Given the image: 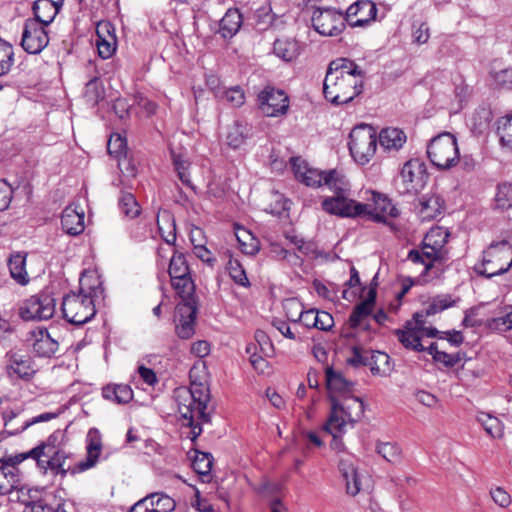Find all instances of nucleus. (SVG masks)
<instances>
[{
	"label": "nucleus",
	"instance_id": "1",
	"mask_svg": "<svg viewBox=\"0 0 512 512\" xmlns=\"http://www.w3.org/2000/svg\"><path fill=\"white\" fill-rule=\"evenodd\" d=\"M104 288L96 275H84L80 279L78 293L63 298L64 318L71 324L80 326L89 322L96 314L95 301L103 298Z\"/></svg>",
	"mask_w": 512,
	"mask_h": 512
},
{
	"label": "nucleus",
	"instance_id": "2",
	"mask_svg": "<svg viewBox=\"0 0 512 512\" xmlns=\"http://www.w3.org/2000/svg\"><path fill=\"white\" fill-rule=\"evenodd\" d=\"M174 399L178 412L187 426L191 428V440L194 441L201 433V423L209 421L205 412L209 401L208 387L202 383H192L190 387H179L174 391Z\"/></svg>",
	"mask_w": 512,
	"mask_h": 512
},
{
	"label": "nucleus",
	"instance_id": "3",
	"mask_svg": "<svg viewBox=\"0 0 512 512\" xmlns=\"http://www.w3.org/2000/svg\"><path fill=\"white\" fill-rule=\"evenodd\" d=\"M326 186L334 193L332 197H326L322 201L325 212L340 217H362L367 207L365 203L350 199L349 183L340 172H332L326 180Z\"/></svg>",
	"mask_w": 512,
	"mask_h": 512
},
{
	"label": "nucleus",
	"instance_id": "4",
	"mask_svg": "<svg viewBox=\"0 0 512 512\" xmlns=\"http://www.w3.org/2000/svg\"><path fill=\"white\" fill-rule=\"evenodd\" d=\"M449 236L450 232L444 227L431 228L423 239L421 250H410L408 260L423 264L425 272L433 267L434 262L443 263L447 259L445 246Z\"/></svg>",
	"mask_w": 512,
	"mask_h": 512
},
{
	"label": "nucleus",
	"instance_id": "5",
	"mask_svg": "<svg viewBox=\"0 0 512 512\" xmlns=\"http://www.w3.org/2000/svg\"><path fill=\"white\" fill-rule=\"evenodd\" d=\"M330 413L328 416V427L333 431H342V427H353L361 419L364 413V403L359 397L344 395L339 398L330 395Z\"/></svg>",
	"mask_w": 512,
	"mask_h": 512
},
{
	"label": "nucleus",
	"instance_id": "6",
	"mask_svg": "<svg viewBox=\"0 0 512 512\" xmlns=\"http://www.w3.org/2000/svg\"><path fill=\"white\" fill-rule=\"evenodd\" d=\"M512 267V246L507 241L491 244L483 253L481 262L475 264L474 271L486 278L503 274Z\"/></svg>",
	"mask_w": 512,
	"mask_h": 512
},
{
	"label": "nucleus",
	"instance_id": "7",
	"mask_svg": "<svg viewBox=\"0 0 512 512\" xmlns=\"http://www.w3.org/2000/svg\"><path fill=\"white\" fill-rule=\"evenodd\" d=\"M362 79L326 74L323 82L325 98L335 105L351 102L362 92Z\"/></svg>",
	"mask_w": 512,
	"mask_h": 512
},
{
	"label": "nucleus",
	"instance_id": "8",
	"mask_svg": "<svg viewBox=\"0 0 512 512\" xmlns=\"http://www.w3.org/2000/svg\"><path fill=\"white\" fill-rule=\"evenodd\" d=\"M431 163L439 169H449L459 161L456 138L449 132L434 137L427 147Z\"/></svg>",
	"mask_w": 512,
	"mask_h": 512
},
{
	"label": "nucleus",
	"instance_id": "9",
	"mask_svg": "<svg viewBox=\"0 0 512 512\" xmlns=\"http://www.w3.org/2000/svg\"><path fill=\"white\" fill-rule=\"evenodd\" d=\"M349 138V151L353 159L361 165L368 163L377 148L376 130L368 124H361L352 129Z\"/></svg>",
	"mask_w": 512,
	"mask_h": 512
},
{
	"label": "nucleus",
	"instance_id": "10",
	"mask_svg": "<svg viewBox=\"0 0 512 512\" xmlns=\"http://www.w3.org/2000/svg\"><path fill=\"white\" fill-rule=\"evenodd\" d=\"M312 26L320 35L337 36L346 26V16L335 8H317L311 18Z\"/></svg>",
	"mask_w": 512,
	"mask_h": 512
},
{
	"label": "nucleus",
	"instance_id": "11",
	"mask_svg": "<svg viewBox=\"0 0 512 512\" xmlns=\"http://www.w3.org/2000/svg\"><path fill=\"white\" fill-rule=\"evenodd\" d=\"M55 313V300L49 294H37L22 302L19 316L26 321L48 320Z\"/></svg>",
	"mask_w": 512,
	"mask_h": 512
},
{
	"label": "nucleus",
	"instance_id": "12",
	"mask_svg": "<svg viewBox=\"0 0 512 512\" xmlns=\"http://www.w3.org/2000/svg\"><path fill=\"white\" fill-rule=\"evenodd\" d=\"M261 112L267 117H278L286 114L289 98L283 90L267 86L258 94Z\"/></svg>",
	"mask_w": 512,
	"mask_h": 512
},
{
	"label": "nucleus",
	"instance_id": "13",
	"mask_svg": "<svg viewBox=\"0 0 512 512\" xmlns=\"http://www.w3.org/2000/svg\"><path fill=\"white\" fill-rule=\"evenodd\" d=\"M197 301L178 303L175 308V333L183 340L190 339L195 334L197 317Z\"/></svg>",
	"mask_w": 512,
	"mask_h": 512
},
{
	"label": "nucleus",
	"instance_id": "14",
	"mask_svg": "<svg viewBox=\"0 0 512 512\" xmlns=\"http://www.w3.org/2000/svg\"><path fill=\"white\" fill-rule=\"evenodd\" d=\"M45 27L31 18L25 21L21 45L27 53L38 54L48 45L49 37Z\"/></svg>",
	"mask_w": 512,
	"mask_h": 512
},
{
	"label": "nucleus",
	"instance_id": "15",
	"mask_svg": "<svg viewBox=\"0 0 512 512\" xmlns=\"http://www.w3.org/2000/svg\"><path fill=\"white\" fill-rule=\"evenodd\" d=\"M400 176L405 193H417L425 186L428 178L426 166L419 159L407 161L401 169Z\"/></svg>",
	"mask_w": 512,
	"mask_h": 512
},
{
	"label": "nucleus",
	"instance_id": "16",
	"mask_svg": "<svg viewBox=\"0 0 512 512\" xmlns=\"http://www.w3.org/2000/svg\"><path fill=\"white\" fill-rule=\"evenodd\" d=\"M369 200L373 204H366L367 209L362 217L377 223H386L387 217L396 218L399 215V210L387 196L371 191Z\"/></svg>",
	"mask_w": 512,
	"mask_h": 512
},
{
	"label": "nucleus",
	"instance_id": "17",
	"mask_svg": "<svg viewBox=\"0 0 512 512\" xmlns=\"http://www.w3.org/2000/svg\"><path fill=\"white\" fill-rule=\"evenodd\" d=\"M291 164L296 179L309 187L326 186L328 176L332 172H337L334 169L329 170L328 172H323L318 169L311 168L305 160L299 157L292 158Z\"/></svg>",
	"mask_w": 512,
	"mask_h": 512
},
{
	"label": "nucleus",
	"instance_id": "18",
	"mask_svg": "<svg viewBox=\"0 0 512 512\" xmlns=\"http://www.w3.org/2000/svg\"><path fill=\"white\" fill-rule=\"evenodd\" d=\"M6 371L9 376L30 379L35 374L34 362L31 356L20 350H10L5 355Z\"/></svg>",
	"mask_w": 512,
	"mask_h": 512
},
{
	"label": "nucleus",
	"instance_id": "19",
	"mask_svg": "<svg viewBox=\"0 0 512 512\" xmlns=\"http://www.w3.org/2000/svg\"><path fill=\"white\" fill-rule=\"evenodd\" d=\"M377 8L371 1H359L351 5L346 12V21L351 27H363L373 21Z\"/></svg>",
	"mask_w": 512,
	"mask_h": 512
},
{
	"label": "nucleus",
	"instance_id": "20",
	"mask_svg": "<svg viewBox=\"0 0 512 512\" xmlns=\"http://www.w3.org/2000/svg\"><path fill=\"white\" fill-rule=\"evenodd\" d=\"M62 5V0H36L33 4L34 18L38 23L48 26L55 18Z\"/></svg>",
	"mask_w": 512,
	"mask_h": 512
},
{
	"label": "nucleus",
	"instance_id": "21",
	"mask_svg": "<svg viewBox=\"0 0 512 512\" xmlns=\"http://www.w3.org/2000/svg\"><path fill=\"white\" fill-rule=\"evenodd\" d=\"M416 208L422 220L430 221L441 214L443 200L438 195L425 194L419 199Z\"/></svg>",
	"mask_w": 512,
	"mask_h": 512
},
{
	"label": "nucleus",
	"instance_id": "22",
	"mask_svg": "<svg viewBox=\"0 0 512 512\" xmlns=\"http://www.w3.org/2000/svg\"><path fill=\"white\" fill-rule=\"evenodd\" d=\"M377 140L385 151H398L406 143L407 136L399 128L387 127L381 130Z\"/></svg>",
	"mask_w": 512,
	"mask_h": 512
},
{
	"label": "nucleus",
	"instance_id": "23",
	"mask_svg": "<svg viewBox=\"0 0 512 512\" xmlns=\"http://www.w3.org/2000/svg\"><path fill=\"white\" fill-rule=\"evenodd\" d=\"M61 224L66 233L76 236L84 230V213L78 212L72 206H68L62 212Z\"/></svg>",
	"mask_w": 512,
	"mask_h": 512
},
{
	"label": "nucleus",
	"instance_id": "24",
	"mask_svg": "<svg viewBox=\"0 0 512 512\" xmlns=\"http://www.w3.org/2000/svg\"><path fill=\"white\" fill-rule=\"evenodd\" d=\"M326 74L362 79L364 71L348 58H337L330 62Z\"/></svg>",
	"mask_w": 512,
	"mask_h": 512
},
{
	"label": "nucleus",
	"instance_id": "25",
	"mask_svg": "<svg viewBox=\"0 0 512 512\" xmlns=\"http://www.w3.org/2000/svg\"><path fill=\"white\" fill-rule=\"evenodd\" d=\"M23 474L21 471H13L9 467L0 465V496L8 495L21 489Z\"/></svg>",
	"mask_w": 512,
	"mask_h": 512
},
{
	"label": "nucleus",
	"instance_id": "26",
	"mask_svg": "<svg viewBox=\"0 0 512 512\" xmlns=\"http://www.w3.org/2000/svg\"><path fill=\"white\" fill-rule=\"evenodd\" d=\"M26 257L27 254L24 252H14L8 259L10 275L20 285H26L29 282Z\"/></svg>",
	"mask_w": 512,
	"mask_h": 512
},
{
	"label": "nucleus",
	"instance_id": "27",
	"mask_svg": "<svg viewBox=\"0 0 512 512\" xmlns=\"http://www.w3.org/2000/svg\"><path fill=\"white\" fill-rule=\"evenodd\" d=\"M68 454L63 449L59 453H57V456L54 455L50 459H45L44 461V467H40L45 472L47 470H51V472L55 475L60 474L61 476H65L67 473H70L72 475L77 474L78 472H73V470L76 468L75 465H67L68 460Z\"/></svg>",
	"mask_w": 512,
	"mask_h": 512
},
{
	"label": "nucleus",
	"instance_id": "28",
	"mask_svg": "<svg viewBox=\"0 0 512 512\" xmlns=\"http://www.w3.org/2000/svg\"><path fill=\"white\" fill-rule=\"evenodd\" d=\"M339 470L346 482L347 493L357 495L360 491V479L354 464L349 459H341Z\"/></svg>",
	"mask_w": 512,
	"mask_h": 512
},
{
	"label": "nucleus",
	"instance_id": "29",
	"mask_svg": "<svg viewBox=\"0 0 512 512\" xmlns=\"http://www.w3.org/2000/svg\"><path fill=\"white\" fill-rule=\"evenodd\" d=\"M242 15L236 8H230L220 20L219 32L224 38L233 37L242 25Z\"/></svg>",
	"mask_w": 512,
	"mask_h": 512
},
{
	"label": "nucleus",
	"instance_id": "30",
	"mask_svg": "<svg viewBox=\"0 0 512 512\" xmlns=\"http://www.w3.org/2000/svg\"><path fill=\"white\" fill-rule=\"evenodd\" d=\"M395 334L399 342L407 349H411L417 352L424 351V347L421 344V335L418 331H414L412 322L408 321L404 329H397Z\"/></svg>",
	"mask_w": 512,
	"mask_h": 512
},
{
	"label": "nucleus",
	"instance_id": "31",
	"mask_svg": "<svg viewBox=\"0 0 512 512\" xmlns=\"http://www.w3.org/2000/svg\"><path fill=\"white\" fill-rule=\"evenodd\" d=\"M105 399L117 404H127L133 399V391L126 384H110L102 389Z\"/></svg>",
	"mask_w": 512,
	"mask_h": 512
},
{
	"label": "nucleus",
	"instance_id": "32",
	"mask_svg": "<svg viewBox=\"0 0 512 512\" xmlns=\"http://www.w3.org/2000/svg\"><path fill=\"white\" fill-rule=\"evenodd\" d=\"M372 315L371 309V300L370 301H362L358 305H356L350 314L349 317V325L351 328H363L370 329L368 321Z\"/></svg>",
	"mask_w": 512,
	"mask_h": 512
},
{
	"label": "nucleus",
	"instance_id": "33",
	"mask_svg": "<svg viewBox=\"0 0 512 512\" xmlns=\"http://www.w3.org/2000/svg\"><path fill=\"white\" fill-rule=\"evenodd\" d=\"M158 230L162 239L169 245L176 241V223L173 215L168 211H163L157 216Z\"/></svg>",
	"mask_w": 512,
	"mask_h": 512
},
{
	"label": "nucleus",
	"instance_id": "34",
	"mask_svg": "<svg viewBox=\"0 0 512 512\" xmlns=\"http://www.w3.org/2000/svg\"><path fill=\"white\" fill-rule=\"evenodd\" d=\"M512 208V182L504 181L497 184L493 198V209L506 211Z\"/></svg>",
	"mask_w": 512,
	"mask_h": 512
},
{
	"label": "nucleus",
	"instance_id": "35",
	"mask_svg": "<svg viewBox=\"0 0 512 512\" xmlns=\"http://www.w3.org/2000/svg\"><path fill=\"white\" fill-rule=\"evenodd\" d=\"M326 384L329 391L343 393H349L352 391L353 383L347 381L343 375L333 370L332 367H327L325 371Z\"/></svg>",
	"mask_w": 512,
	"mask_h": 512
},
{
	"label": "nucleus",
	"instance_id": "36",
	"mask_svg": "<svg viewBox=\"0 0 512 512\" xmlns=\"http://www.w3.org/2000/svg\"><path fill=\"white\" fill-rule=\"evenodd\" d=\"M171 284L182 299L180 303L196 301L195 285L190 274L172 279Z\"/></svg>",
	"mask_w": 512,
	"mask_h": 512
},
{
	"label": "nucleus",
	"instance_id": "37",
	"mask_svg": "<svg viewBox=\"0 0 512 512\" xmlns=\"http://www.w3.org/2000/svg\"><path fill=\"white\" fill-rule=\"evenodd\" d=\"M58 343L51 338L47 331H39L33 343V351L40 357H50L56 353Z\"/></svg>",
	"mask_w": 512,
	"mask_h": 512
},
{
	"label": "nucleus",
	"instance_id": "38",
	"mask_svg": "<svg viewBox=\"0 0 512 512\" xmlns=\"http://www.w3.org/2000/svg\"><path fill=\"white\" fill-rule=\"evenodd\" d=\"M249 127L240 122H234L228 129L226 135V143L233 149L241 147L249 135Z\"/></svg>",
	"mask_w": 512,
	"mask_h": 512
},
{
	"label": "nucleus",
	"instance_id": "39",
	"mask_svg": "<svg viewBox=\"0 0 512 512\" xmlns=\"http://www.w3.org/2000/svg\"><path fill=\"white\" fill-rule=\"evenodd\" d=\"M101 447L102 445L99 438H91L89 444L87 445L86 459L84 461L78 462L73 472H84L92 468L98 461Z\"/></svg>",
	"mask_w": 512,
	"mask_h": 512
},
{
	"label": "nucleus",
	"instance_id": "40",
	"mask_svg": "<svg viewBox=\"0 0 512 512\" xmlns=\"http://www.w3.org/2000/svg\"><path fill=\"white\" fill-rule=\"evenodd\" d=\"M274 54L284 61H292L298 54V44L292 39H277L273 46Z\"/></svg>",
	"mask_w": 512,
	"mask_h": 512
},
{
	"label": "nucleus",
	"instance_id": "41",
	"mask_svg": "<svg viewBox=\"0 0 512 512\" xmlns=\"http://www.w3.org/2000/svg\"><path fill=\"white\" fill-rule=\"evenodd\" d=\"M148 498L152 512H173L176 508L174 499L163 492L150 493Z\"/></svg>",
	"mask_w": 512,
	"mask_h": 512
},
{
	"label": "nucleus",
	"instance_id": "42",
	"mask_svg": "<svg viewBox=\"0 0 512 512\" xmlns=\"http://www.w3.org/2000/svg\"><path fill=\"white\" fill-rule=\"evenodd\" d=\"M171 158L179 180L186 186L194 189L190 179V162L183 155L171 151Z\"/></svg>",
	"mask_w": 512,
	"mask_h": 512
},
{
	"label": "nucleus",
	"instance_id": "43",
	"mask_svg": "<svg viewBox=\"0 0 512 512\" xmlns=\"http://www.w3.org/2000/svg\"><path fill=\"white\" fill-rule=\"evenodd\" d=\"M477 421L491 437L500 438L503 435V425L497 417L485 412H480L477 415Z\"/></svg>",
	"mask_w": 512,
	"mask_h": 512
},
{
	"label": "nucleus",
	"instance_id": "44",
	"mask_svg": "<svg viewBox=\"0 0 512 512\" xmlns=\"http://www.w3.org/2000/svg\"><path fill=\"white\" fill-rule=\"evenodd\" d=\"M370 369L372 374L386 376L392 371L390 365V357L388 354L380 351H376L371 355Z\"/></svg>",
	"mask_w": 512,
	"mask_h": 512
},
{
	"label": "nucleus",
	"instance_id": "45",
	"mask_svg": "<svg viewBox=\"0 0 512 512\" xmlns=\"http://www.w3.org/2000/svg\"><path fill=\"white\" fill-rule=\"evenodd\" d=\"M376 451L389 463L396 464L401 460V449L396 443L378 442Z\"/></svg>",
	"mask_w": 512,
	"mask_h": 512
},
{
	"label": "nucleus",
	"instance_id": "46",
	"mask_svg": "<svg viewBox=\"0 0 512 512\" xmlns=\"http://www.w3.org/2000/svg\"><path fill=\"white\" fill-rule=\"evenodd\" d=\"M497 134L501 145L512 149V116H504L497 121Z\"/></svg>",
	"mask_w": 512,
	"mask_h": 512
},
{
	"label": "nucleus",
	"instance_id": "47",
	"mask_svg": "<svg viewBox=\"0 0 512 512\" xmlns=\"http://www.w3.org/2000/svg\"><path fill=\"white\" fill-rule=\"evenodd\" d=\"M226 268L230 277L236 284L245 288L250 286L246 272L237 259L230 258Z\"/></svg>",
	"mask_w": 512,
	"mask_h": 512
},
{
	"label": "nucleus",
	"instance_id": "48",
	"mask_svg": "<svg viewBox=\"0 0 512 512\" xmlns=\"http://www.w3.org/2000/svg\"><path fill=\"white\" fill-rule=\"evenodd\" d=\"M14 63L13 47L0 39V76L6 75Z\"/></svg>",
	"mask_w": 512,
	"mask_h": 512
},
{
	"label": "nucleus",
	"instance_id": "49",
	"mask_svg": "<svg viewBox=\"0 0 512 512\" xmlns=\"http://www.w3.org/2000/svg\"><path fill=\"white\" fill-rule=\"evenodd\" d=\"M169 275L171 280L190 274L186 259L181 253H174L169 264Z\"/></svg>",
	"mask_w": 512,
	"mask_h": 512
},
{
	"label": "nucleus",
	"instance_id": "50",
	"mask_svg": "<svg viewBox=\"0 0 512 512\" xmlns=\"http://www.w3.org/2000/svg\"><path fill=\"white\" fill-rule=\"evenodd\" d=\"M63 448L60 446H51L49 444H39L38 446L32 449V454H34V459L36 460L38 467H44L45 459H50L54 455L57 456Z\"/></svg>",
	"mask_w": 512,
	"mask_h": 512
},
{
	"label": "nucleus",
	"instance_id": "51",
	"mask_svg": "<svg viewBox=\"0 0 512 512\" xmlns=\"http://www.w3.org/2000/svg\"><path fill=\"white\" fill-rule=\"evenodd\" d=\"M84 97L93 105L104 98V88L98 78L95 77L86 84Z\"/></svg>",
	"mask_w": 512,
	"mask_h": 512
},
{
	"label": "nucleus",
	"instance_id": "52",
	"mask_svg": "<svg viewBox=\"0 0 512 512\" xmlns=\"http://www.w3.org/2000/svg\"><path fill=\"white\" fill-rule=\"evenodd\" d=\"M119 206L121 212L129 218H135L140 213L139 204L131 193L122 194L119 200Z\"/></svg>",
	"mask_w": 512,
	"mask_h": 512
},
{
	"label": "nucleus",
	"instance_id": "53",
	"mask_svg": "<svg viewBox=\"0 0 512 512\" xmlns=\"http://www.w3.org/2000/svg\"><path fill=\"white\" fill-rule=\"evenodd\" d=\"M455 304V301L449 295H438L432 299L426 309V315H435Z\"/></svg>",
	"mask_w": 512,
	"mask_h": 512
},
{
	"label": "nucleus",
	"instance_id": "54",
	"mask_svg": "<svg viewBox=\"0 0 512 512\" xmlns=\"http://www.w3.org/2000/svg\"><path fill=\"white\" fill-rule=\"evenodd\" d=\"M213 465V457L210 453L197 452L192 462L193 469L201 475L210 473Z\"/></svg>",
	"mask_w": 512,
	"mask_h": 512
},
{
	"label": "nucleus",
	"instance_id": "55",
	"mask_svg": "<svg viewBox=\"0 0 512 512\" xmlns=\"http://www.w3.org/2000/svg\"><path fill=\"white\" fill-rule=\"evenodd\" d=\"M283 307L288 320L298 323L304 312L303 304L295 298H290L284 302Z\"/></svg>",
	"mask_w": 512,
	"mask_h": 512
},
{
	"label": "nucleus",
	"instance_id": "56",
	"mask_svg": "<svg viewBox=\"0 0 512 512\" xmlns=\"http://www.w3.org/2000/svg\"><path fill=\"white\" fill-rule=\"evenodd\" d=\"M491 330L506 332L512 329V310L502 316L492 318L488 322Z\"/></svg>",
	"mask_w": 512,
	"mask_h": 512
},
{
	"label": "nucleus",
	"instance_id": "57",
	"mask_svg": "<svg viewBox=\"0 0 512 512\" xmlns=\"http://www.w3.org/2000/svg\"><path fill=\"white\" fill-rule=\"evenodd\" d=\"M127 144L126 139L120 134H112L107 143V150L110 155L120 157L126 150Z\"/></svg>",
	"mask_w": 512,
	"mask_h": 512
},
{
	"label": "nucleus",
	"instance_id": "58",
	"mask_svg": "<svg viewBox=\"0 0 512 512\" xmlns=\"http://www.w3.org/2000/svg\"><path fill=\"white\" fill-rule=\"evenodd\" d=\"M255 24L258 30H266L274 21V15L269 7H262L255 12Z\"/></svg>",
	"mask_w": 512,
	"mask_h": 512
},
{
	"label": "nucleus",
	"instance_id": "59",
	"mask_svg": "<svg viewBox=\"0 0 512 512\" xmlns=\"http://www.w3.org/2000/svg\"><path fill=\"white\" fill-rule=\"evenodd\" d=\"M99 56L103 59L110 58L116 51L117 38L96 39Z\"/></svg>",
	"mask_w": 512,
	"mask_h": 512
},
{
	"label": "nucleus",
	"instance_id": "60",
	"mask_svg": "<svg viewBox=\"0 0 512 512\" xmlns=\"http://www.w3.org/2000/svg\"><path fill=\"white\" fill-rule=\"evenodd\" d=\"M491 76L498 87L512 89V67L492 71Z\"/></svg>",
	"mask_w": 512,
	"mask_h": 512
},
{
	"label": "nucleus",
	"instance_id": "61",
	"mask_svg": "<svg viewBox=\"0 0 512 512\" xmlns=\"http://www.w3.org/2000/svg\"><path fill=\"white\" fill-rule=\"evenodd\" d=\"M465 354L461 352H457L454 354H448L444 351L435 352L434 361L438 363H442L445 367L451 368L461 362L464 358Z\"/></svg>",
	"mask_w": 512,
	"mask_h": 512
},
{
	"label": "nucleus",
	"instance_id": "62",
	"mask_svg": "<svg viewBox=\"0 0 512 512\" xmlns=\"http://www.w3.org/2000/svg\"><path fill=\"white\" fill-rule=\"evenodd\" d=\"M222 98L233 107H240L245 102V95L239 86L231 87L223 92Z\"/></svg>",
	"mask_w": 512,
	"mask_h": 512
},
{
	"label": "nucleus",
	"instance_id": "63",
	"mask_svg": "<svg viewBox=\"0 0 512 512\" xmlns=\"http://www.w3.org/2000/svg\"><path fill=\"white\" fill-rule=\"evenodd\" d=\"M28 458L34 459V454H32V449L27 452L10 455L8 457H2L1 464H3L6 467H9L13 471H21L18 468V465Z\"/></svg>",
	"mask_w": 512,
	"mask_h": 512
},
{
	"label": "nucleus",
	"instance_id": "64",
	"mask_svg": "<svg viewBox=\"0 0 512 512\" xmlns=\"http://www.w3.org/2000/svg\"><path fill=\"white\" fill-rule=\"evenodd\" d=\"M252 349L255 350L256 347L248 346L246 348V352L250 355L251 365L258 373H266L269 370L268 361L265 360L263 357L257 355L255 352H252Z\"/></svg>",
	"mask_w": 512,
	"mask_h": 512
}]
</instances>
